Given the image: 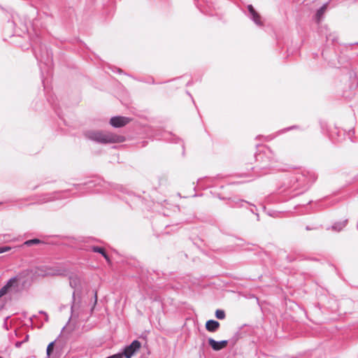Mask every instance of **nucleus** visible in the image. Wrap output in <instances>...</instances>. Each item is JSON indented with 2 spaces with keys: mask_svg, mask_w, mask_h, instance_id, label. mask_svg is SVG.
<instances>
[{
  "mask_svg": "<svg viewBox=\"0 0 358 358\" xmlns=\"http://www.w3.org/2000/svg\"><path fill=\"white\" fill-rule=\"evenodd\" d=\"M255 166L250 169L257 176H261L274 169L277 160L274 153L270 149L266 148L255 155Z\"/></svg>",
  "mask_w": 358,
  "mask_h": 358,
  "instance_id": "nucleus-2",
  "label": "nucleus"
},
{
  "mask_svg": "<svg viewBox=\"0 0 358 358\" xmlns=\"http://www.w3.org/2000/svg\"><path fill=\"white\" fill-rule=\"evenodd\" d=\"M39 313L40 314H43L45 315V320L46 321L48 320V314L45 312H44L43 310H41V311H39Z\"/></svg>",
  "mask_w": 358,
  "mask_h": 358,
  "instance_id": "nucleus-29",
  "label": "nucleus"
},
{
  "mask_svg": "<svg viewBox=\"0 0 358 358\" xmlns=\"http://www.w3.org/2000/svg\"><path fill=\"white\" fill-rule=\"evenodd\" d=\"M21 344H22V342H17L15 343V346L18 348V347H20L21 345Z\"/></svg>",
  "mask_w": 358,
  "mask_h": 358,
  "instance_id": "nucleus-33",
  "label": "nucleus"
},
{
  "mask_svg": "<svg viewBox=\"0 0 358 358\" xmlns=\"http://www.w3.org/2000/svg\"><path fill=\"white\" fill-rule=\"evenodd\" d=\"M351 132L352 133V134H354L355 131H354V130H349V132H348V136H349V138H350V141H353V140L352 139V136H351Z\"/></svg>",
  "mask_w": 358,
  "mask_h": 358,
  "instance_id": "nucleus-30",
  "label": "nucleus"
},
{
  "mask_svg": "<svg viewBox=\"0 0 358 358\" xmlns=\"http://www.w3.org/2000/svg\"><path fill=\"white\" fill-rule=\"evenodd\" d=\"M50 274L53 275H63V272L60 269H57L56 271H55L53 273H52Z\"/></svg>",
  "mask_w": 358,
  "mask_h": 358,
  "instance_id": "nucleus-27",
  "label": "nucleus"
},
{
  "mask_svg": "<svg viewBox=\"0 0 358 358\" xmlns=\"http://www.w3.org/2000/svg\"><path fill=\"white\" fill-rule=\"evenodd\" d=\"M248 10V17L254 22V23L259 26H263L264 23L262 21V17L259 13L255 9L252 5L249 4L247 6Z\"/></svg>",
  "mask_w": 358,
  "mask_h": 358,
  "instance_id": "nucleus-7",
  "label": "nucleus"
},
{
  "mask_svg": "<svg viewBox=\"0 0 358 358\" xmlns=\"http://www.w3.org/2000/svg\"><path fill=\"white\" fill-rule=\"evenodd\" d=\"M244 203L247 204L249 203V202L243 199H239L236 198H229L228 199V201L227 203V204L231 208H241L243 206Z\"/></svg>",
  "mask_w": 358,
  "mask_h": 358,
  "instance_id": "nucleus-12",
  "label": "nucleus"
},
{
  "mask_svg": "<svg viewBox=\"0 0 358 358\" xmlns=\"http://www.w3.org/2000/svg\"><path fill=\"white\" fill-rule=\"evenodd\" d=\"M17 281V277L15 276L8 280L6 285L0 289V297L5 295L8 290L12 288Z\"/></svg>",
  "mask_w": 358,
  "mask_h": 358,
  "instance_id": "nucleus-11",
  "label": "nucleus"
},
{
  "mask_svg": "<svg viewBox=\"0 0 358 358\" xmlns=\"http://www.w3.org/2000/svg\"><path fill=\"white\" fill-rule=\"evenodd\" d=\"M315 180L316 176L313 172L298 171L289 173L283 182L281 192H287L290 199L294 198L308 190Z\"/></svg>",
  "mask_w": 358,
  "mask_h": 358,
  "instance_id": "nucleus-1",
  "label": "nucleus"
},
{
  "mask_svg": "<svg viewBox=\"0 0 358 358\" xmlns=\"http://www.w3.org/2000/svg\"><path fill=\"white\" fill-rule=\"evenodd\" d=\"M191 84L190 81H189L187 83V85H189Z\"/></svg>",
  "mask_w": 358,
  "mask_h": 358,
  "instance_id": "nucleus-38",
  "label": "nucleus"
},
{
  "mask_svg": "<svg viewBox=\"0 0 358 358\" xmlns=\"http://www.w3.org/2000/svg\"><path fill=\"white\" fill-rule=\"evenodd\" d=\"M124 356V355H122V352H118V353H116V354H114L111 356H109L106 358H123Z\"/></svg>",
  "mask_w": 358,
  "mask_h": 358,
  "instance_id": "nucleus-25",
  "label": "nucleus"
},
{
  "mask_svg": "<svg viewBox=\"0 0 358 358\" xmlns=\"http://www.w3.org/2000/svg\"><path fill=\"white\" fill-rule=\"evenodd\" d=\"M83 134L87 139L100 144L122 143L125 140L123 136L99 130H87Z\"/></svg>",
  "mask_w": 358,
  "mask_h": 358,
  "instance_id": "nucleus-4",
  "label": "nucleus"
},
{
  "mask_svg": "<svg viewBox=\"0 0 358 358\" xmlns=\"http://www.w3.org/2000/svg\"><path fill=\"white\" fill-rule=\"evenodd\" d=\"M28 339H29V335H27L24 340L22 342H25V341H28Z\"/></svg>",
  "mask_w": 358,
  "mask_h": 358,
  "instance_id": "nucleus-34",
  "label": "nucleus"
},
{
  "mask_svg": "<svg viewBox=\"0 0 358 358\" xmlns=\"http://www.w3.org/2000/svg\"><path fill=\"white\" fill-rule=\"evenodd\" d=\"M29 320H30V324H32V318L31 317V318L29 319Z\"/></svg>",
  "mask_w": 358,
  "mask_h": 358,
  "instance_id": "nucleus-36",
  "label": "nucleus"
},
{
  "mask_svg": "<svg viewBox=\"0 0 358 358\" xmlns=\"http://www.w3.org/2000/svg\"><path fill=\"white\" fill-rule=\"evenodd\" d=\"M0 358H3V357L0 356Z\"/></svg>",
  "mask_w": 358,
  "mask_h": 358,
  "instance_id": "nucleus-43",
  "label": "nucleus"
},
{
  "mask_svg": "<svg viewBox=\"0 0 358 358\" xmlns=\"http://www.w3.org/2000/svg\"><path fill=\"white\" fill-rule=\"evenodd\" d=\"M327 8V4L325 3V4L322 5L319 9L317 10V12L315 14V17L317 21L320 20V18L324 15Z\"/></svg>",
  "mask_w": 358,
  "mask_h": 358,
  "instance_id": "nucleus-16",
  "label": "nucleus"
},
{
  "mask_svg": "<svg viewBox=\"0 0 358 358\" xmlns=\"http://www.w3.org/2000/svg\"><path fill=\"white\" fill-rule=\"evenodd\" d=\"M43 243V242L38 238H33V239H30V240H27V241H24L22 245L30 247L33 245H38V244H41Z\"/></svg>",
  "mask_w": 358,
  "mask_h": 358,
  "instance_id": "nucleus-17",
  "label": "nucleus"
},
{
  "mask_svg": "<svg viewBox=\"0 0 358 358\" xmlns=\"http://www.w3.org/2000/svg\"><path fill=\"white\" fill-rule=\"evenodd\" d=\"M208 342L209 345L215 351H220V350L225 348L228 344L227 340H222L220 341H217L212 338H209L208 339Z\"/></svg>",
  "mask_w": 358,
  "mask_h": 358,
  "instance_id": "nucleus-9",
  "label": "nucleus"
},
{
  "mask_svg": "<svg viewBox=\"0 0 358 358\" xmlns=\"http://www.w3.org/2000/svg\"><path fill=\"white\" fill-rule=\"evenodd\" d=\"M299 127L296 126V125H293V126H291V127H287V128H285L284 129L281 130L280 131V133H284V132H286V131H290V130H292V129H298Z\"/></svg>",
  "mask_w": 358,
  "mask_h": 358,
  "instance_id": "nucleus-24",
  "label": "nucleus"
},
{
  "mask_svg": "<svg viewBox=\"0 0 358 358\" xmlns=\"http://www.w3.org/2000/svg\"><path fill=\"white\" fill-rule=\"evenodd\" d=\"M287 260H288L289 262H292V261H294V259H293V258H291L289 256H287Z\"/></svg>",
  "mask_w": 358,
  "mask_h": 358,
  "instance_id": "nucleus-32",
  "label": "nucleus"
},
{
  "mask_svg": "<svg viewBox=\"0 0 358 358\" xmlns=\"http://www.w3.org/2000/svg\"><path fill=\"white\" fill-rule=\"evenodd\" d=\"M348 220H345L342 222H336L332 225L331 229L334 231H340L346 226Z\"/></svg>",
  "mask_w": 358,
  "mask_h": 358,
  "instance_id": "nucleus-15",
  "label": "nucleus"
},
{
  "mask_svg": "<svg viewBox=\"0 0 358 358\" xmlns=\"http://www.w3.org/2000/svg\"><path fill=\"white\" fill-rule=\"evenodd\" d=\"M247 204L250 206V211L257 216V220L259 221V214L256 212L257 210L256 206L255 204L250 203V202H249V203H247Z\"/></svg>",
  "mask_w": 358,
  "mask_h": 358,
  "instance_id": "nucleus-20",
  "label": "nucleus"
},
{
  "mask_svg": "<svg viewBox=\"0 0 358 358\" xmlns=\"http://www.w3.org/2000/svg\"><path fill=\"white\" fill-rule=\"evenodd\" d=\"M357 228H358V222H357Z\"/></svg>",
  "mask_w": 358,
  "mask_h": 358,
  "instance_id": "nucleus-42",
  "label": "nucleus"
},
{
  "mask_svg": "<svg viewBox=\"0 0 358 358\" xmlns=\"http://www.w3.org/2000/svg\"><path fill=\"white\" fill-rule=\"evenodd\" d=\"M55 343V341L50 342V343L48 345V347H47V349H46V354H47V355H48V357L51 355V353H52V351H53V348H54Z\"/></svg>",
  "mask_w": 358,
  "mask_h": 358,
  "instance_id": "nucleus-21",
  "label": "nucleus"
},
{
  "mask_svg": "<svg viewBox=\"0 0 358 358\" xmlns=\"http://www.w3.org/2000/svg\"><path fill=\"white\" fill-rule=\"evenodd\" d=\"M131 119L124 116H114L110 120V124L115 128H120L127 124Z\"/></svg>",
  "mask_w": 358,
  "mask_h": 358,
  "instance_id": "nucleus-8",
  "label": "nucleus"
},
{
  "mask_svg": "<svg viewBox=\"0 0 358 358\" xmlns=\"http://www.w3.org/2000/svg\"><path fill=\"white\" fill-rule=\"evenodd\" d=\"M215 317L218 320H224L226 317L225 312L221 309H217L215 311Z\"/></svg>",
  "mask_w": 358,
  "mask_h": 358,
  "instance_id": "nucleus-19",
  "label": "nucleus"
},
{
  "mask_svg": "<svg viewBox=\"0 0 358 358\" xmlns=\"http://www.w3.org/2000/svg\"><path fill=\"white\" fill-rule=\"evenodd\" d=\"M194 3L196 4V6H197V8L202 12V13H206V11L201 8V5L199 3V0H194Z\"/></svg>",
  "mask_w": 358,
  "mask_h": 358,
  "instance_id": "nucleus-28",
  "label": "nucleus"
},
{
  "mask_svg": "<svg viewBox=\"0 0 358 358\" xmlns=\"http://www.w3.org/2000/svg\"><path fill=\"white\" fill-rule=\"evenodd\" d=\"M76 187V189L78 190H83L85 189L88 192H92V193H106L109 192L108 190V187L110 186L111 189L128 194L129 191L124 187L122 185L115 184V185H110L109 183H107L106 182L96 178L94 180H89L84 184H78L74 185Z\"/></svg>",
  "mask_w": 358,
  "mask_h": 358,
  "instance_id": "nucleus-3",
  "label": "nucleus"
},
{
  "mask_svg": "<svg viewBox=\"0 0 358 358\" xmlns=\"http://www.w3.org/2000/svg\"><path fill=\"white\" fill-rule=\"evenodd\" d=\"M280 212H277V211H274V210H268L267 212V214L271 216V217H277L279 216L280 215Z\"/></svg>",
  "mask_w": 358,
  "mask_h": 358,
  "instance_id": "nucleus-23",
  "label": "nucleus"
},
{
  "mask_svg": "<svg viewBox=\"0 0 358 358\" xmlns=\"http://www.w3.org/2000/svg\"><path fill=\"white\" fill-rule=\"evenodd\" d=\"M50 201V199H49V198H45V199H44V201H45V202H46V201Z\"/></svg>",
  "mask_w": 358,
  "mask_h": 358,
  "instance_id": "nucleus-35",
  "label": "nucleus"
},
{
  "mask_svg": "<svg viewBox=\"0 0 358 358\" xmlns=\"http://www.w3.org/2000/svg\"><path fill=\"white\" fill-rule=\"evenodd\" d=\"M327 41H331V43H334L337 40V36L335 34H329L326 36Z\"/></svg>",
  "mask_w": 358,
  "mask_h": 358,
  "instance_id": "nucleus-22",
  "label": "nucleus"
},
{
  "mask_svg": "<svg viewBox=\"0 0 358 358\" xmlns=\"http://www.w3.org/2000/svg\"><path fill=\"white\" fill-rule=\"evenodd\" d=\"M34 52L38 62L42 77H43V70L41 64H43L49 70L52 64V54L45 46H41L39 52L34 49Z\"/></svg>",
  "mask_w": 358,
  "mask_h": 358,
  "instance_id": "nucleus-5",
  "label": "nucleus"
},
{
  "mask_svg": "<svg viewBox=\"0 0 358 358\" xmlns=\"http://www.w3.org/2000/svg\"><path fill=\"white\" fill-rule=\"evenodd\" d=\"M10 250V248L9 246H3L0 247V254L9 251Z\"/></svg>",
  "mask_w": 358,
  "mask_h": 358,
  "instance_id": "nucleus-26",
  "label": "nucleus"
},
{
  "mask_svg": "<svg viewBox=\"0 0 358 358\" xmlns=\"http://www.w3.org/2000/svg\"><path fill=\"white\" fill-rule=\"evenodd\" d=\"M306 230H310V228H309L308 227H306Z\"/></svg>",
  "mask_w": 358,
  "mask_h": 358,
  "instance_id": "nucleus-40",
  "label": "nucleus"
},
{
  "mask_svg": "<svg viewBox=\"0 0 358 358\" xmlns=\"http://www.w3.org/2000/svg\"><path fill=\"white\" fill-rule=\"evenodd\" d=\"M90 250H91V251H92L94 252H97V253L101 254V255H102L104 257V259L106 260V262L108 264H110V262H111L110 259L108 255L106 253L104 248L99 247V246L93 245V246L90 247Z\"/></svg>",
  "mask_w": 358,
  "mask_h": 358,
  "instance_id": "nucleus-13",
  "label": "nucleus"
},
{
  "mask_svg": "<svg viewBox=\"0 0 358 358\" xmlns=\"http://www.w3.org/2000/svg\"><path fill=\"white\" fill-rule=\"evenodd\" d=\"M141 343L138 340H134L131 343L123 349L122 355L125 358H131V357L140 349Z\"/></svg>",
  "mask_w": 358,
  "mask_h": 358,
  "instance_id": "nucleus-6",
  "label": "nucleus"
},
{
  "mask_svg": "<svg viewBox=\"0 0 358 358\" xmlns=\"http://www.w3.org/2000/svg\"><path fill=\"white\" fill-rule=\"evenodd\" d=\"M118 72H119V73L122 72V70L119 69H118Z\"/></svg>",
  "mask_w": 358,
  "mask_h": 358,
  "instance_id": "nucleus-41",
  "label": "nucleus"
},
{
  "mask_svg": "<svg viewBox=\"0 0 358 358\" xmlns=\"http://www.w3.org/2000/svg\"><path fill=\"white\" fill-rule=\"evenodd\" d=\"M220 327V323L214 320H209L206 323V329L210 332H215Z\"/></svg>",
  "mask_w": 358,
  "mask_h": 358,
  "instance_id": "nucleus-14",
  "label": "nucleus"
},
{
  "mask_svg": "<svg viewBox=\"0 0 358 358\" xmlns=\"http://www.w3.org/2000/svg\"><path fill=\"white\" fill-rule=\"evenodd\" d=\"M97 302V292L96 291L94 292V305Z\"/></svg>",
  "mask_w": 358,
  "mask_h": 358,
  "instance_id": "nucleus-31",
  "label": "nucleus"
},
{
  "mask_svg": "<svg viewBox=\"0 0 358 358\" xmlns=\"http://www.w3.org/2000/svg\"><path fill=\"white\" fill-rule=\"evenodd\" d=\"M75 294H76L75 292H73V296H72L73 301H72V305H71V317L69 319V321L67 322L68 324L70 322L71 319H74V318H76V317H79V313L77 311L78 309L79 308V304L76 303V301H76Z\"/></svg>",
  "mask_w": 358,
  "mask_h": 358,
  "instance_id": "nucleus-10",
  "label": "nucleus"
},
{
  "mask_svg": "<svg viewBox=\"0 0 358 358\" xmlns=\"http://www.w3.org/2000/svg\"><path fill=\"white\" fill-rule=\"evenodd\" d=\"M12 23H13V24H14V25H15V20H13V21L12 22Z\"/></svg>",
  "mask_w": 358,
  "mask_h": 358,
  "instance_id": "nucleus-39",
  "label": "nucleus"
},
{
  "mask_svg": "<svg viewBox=\"0 0 358 358\" xmlns=\"http://www.w3.org/2000/svg\"><path fill=\"white\" fill-rule=\"evenodd\" d=\"M70 286L72 288H76L80 285V279L77 276H71L69 278Z\"/></svg>",
  "mask_w": 358,
  "mask_h": 358,
  "instance_id": "nucleus-18",
  "label": "nucleus"
},
{
  "mask_svg": "<svg viewBox=\"0 0 358 358\" xmlns=\"http://www.w3.org/2000/svg\"><path fill=\"white\" fill-rule=\"evenodd\" d=\"M171 141H172V142H174L175 143H178L177 141H175V140H173H173H171Z\"/></svg>",
  "mask_w": 358,
  "mask_h": 358,
  "instance_id": "nucleus-37",
  "label": "nucleus"
}]
</instances>
